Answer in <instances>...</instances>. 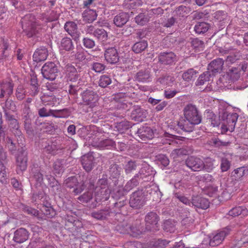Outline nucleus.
<instances>
[{
    "label": "nucleus",
    "mask_w": 248,
    "mask_h": 248,
    "mask_svg": "<svg viewBox=\"0 0 248 248\" xmlns=\"http://www.w3.org/2000/svg\"><path fill=\"white\" fill-rule=\"evenodd\" d=\"M27 154L23 149L19 153L16 157V171L17 173L26 170L27 167Z\"/></svg>",
    "instance_id": "nucleus-11"
},
{
    "label": "nucleus",
    "mask_w": 248,
    "mask_h": 248,
    "mask_svg": "<svg viewBox=\"0 0 248 248\" xmlns=\"http://www.w3.org/2000/svg\"><path fill=\"white\" fill-rule=\"evenodd\" d=\"M61 48L66 51H71L74 48L71 39L68 37L63 38L61 41Z\"/></svg>",
    "instance_id": "nucleus-33"
},
{
    "label": "nucleus",
    "mask_w": 248,
    "mask_h": 248,
    "mask_svg": "<svg viewBox=\"0 0 248 248\" xmlns=\"http://www.w3.org/2000/svg\"><path fill=\"white\" fill-rule=\"evenodd\" d=\"M93 198V193L92 192L88 191L84 193L81 196L78 198V200L83 203H87Z\"/></svg>",
    "instance_id": "nucleus-55"
},
{
    "label": "nucleus",
    "mask_w": 248,
    "mask_h": 248,
    "mask_svg": "<svg viewBox=\"0 0 248 248\" xmlns=\"http://www.w3.org/2000/svg\"><path fill=\"white\" fill-rule=\"evenodd\" d=\"M150 78L149 70L141 71L137 74V79L140 82H145L149 81Z\"/></svg>",
    "instance_id": "nucleus-41"
},
{
    "label": "nucleus",
    "mask_w": 248,
    "mask_h": 248,
    "mask_svg": "<svg viewBox=\"0 0 248 248\" xmlns=\"http://www.w3.org/2000/svg\"><path fill=\"white\" fill-rule=\"evenodd\" d=\"M148 44L146 41L143 40L136 43L132 46L133 51L136 53H140L144 51L147 47Z\"/></svg>",
    "instance_id": "nucleus-38"
},
{
    "label": "nucleus",
    "mask_w": 248,
    "mask_h": 248,
    "mask_svg": "<svg viewBox=\"0 0 248 248\" xmlns=\"http://www.w3.org/2000/svg\"><path fill=\"white\" fill-rule=\"evenodd\" d=\"M210 75L208 72L201 75L196 81V85H202L209 80Z\"/></svg>",
    "instance_id": "nucleus-47"
},
{
    "label": "nucleus",
    "mask_w": 248,
    "mask_h": 248,
    "mask_svg": "<svg viewBox=\"0 0 248 248\" xmlns=\"http://www.w3.org/2000/svg\"><path fill=\"white\" fill-rule=\"evenodd\" d=\"M145 170V169L144 168H141L140 170L139 173L136 174L134 178H133L131 180L129 181L124 186V189L126 191H129L134 188L135 186H137L138 184V181L137 179V177H140V178L141 179H143L145 178L148 175H145L143 172Z\"/></svg>",
    "instance_id": "nucleus-14"
},
{
    "label": "nucleus",
    "mask_w": 248,
    "mask_h": 248,
    "mask_svg": "<svg viewBox=\"0 0 248 248\" xmlns=\"http://www.w3.org/2000/svg\"><path fill=\"white\" fill-rule=\"evenodd\" d=\"M65 186L70 188H74L73 192L75 195L80 193L85 188L84 183H78L77 178L75 177H71L65 181Z\"/></svg>",
    "instance_id": "nucleus-8"
},
{
    "label": "nucleus",
    "mask_w": 248,
    "mask_h": 248,
    "mask_svg": "<svg viewBox=\"0 0 248 248\" xmlns=\"http://www.w3.org/2000/svg\"><path fill=\"white\" fill-rule=\"evenodd\" d=\"M229 215L232 217L241 216V217L247 216L248 215V209L244 206H238L232 208L228 213Z\"/></svg>",
    "instance_id": "nucleus-27"
},
{
    "label": "nucleus",
    "mask_w": 248,
    "mask_h": 248,
    "mask_svg": "<svg viewBox=\"0 0 248 248\" xmlns=\"http://www.w3.org/2000/svg\"><path fill=\"white\" fill-rule=\"evenodd\" d=\"M22 29L25 34L29 38H30L38 33L40 27L37 25V23H35V25L28 26L26 29L27 30H25V28H22Z\"/></svg>",
    "instance_id": "nucleus-32"
},
{
    "label": "nucleus",
    "mask_w": 248,
    "mask_h": 248,
    "mask_svg": "<svg viewBox=\"0 0 248 248\" xmlns=\"http://www.w3.org/2000/svg\"><path fill=\"white\" fill-rule=\"evenodd\" d=\"M137 134L143 141L152 139L154 137V132L152 129L148 126H142L139 128Z\"/></svg>",
    "instance_id": "nucleus-15"
},
{
    "label": "nucleus",
    "mask_w": 248,
    "mask_h": 248,
    "mask_svg": "<svg viewBox=\"0 0 248 248\" xmlns=\"http://www.w3.org/2000/svg\"><path fill=\"white\" fill-rule=\"evenodd\" d=\"M222 64L223 63H209L208 70L213 74L220 72L222 70Z\"/></svg>",
    "instance_id": "nucleus-45"
},
{
    "label": "nucleus",
    "mask_w": 248,
    "mask_h": 248,
    "mask_svg": "<svg viewBox=\"0 0 248 248\" xmlns=\"http://www.w3.org/2000/svg\"><path fill=\"white\" fill-rule=\"evenodd\" d=\"M29 238L28 232L24 228H20L14 233V240L18 243H22Z\"/></svg>",
    "instance_id": "nucleus-20"
},
{
    "label": "nucleus",
    "mask_w": 248,
    "mask_h": 248,
    "mask_svg": "<svg viewBox=\"0 0 248 248\" xmlns=\"http://www.w3.org/2000/svg\"><path fill=\"white\" fill-rule=\"evenodd\" d=\"M108 183L106 178H101L97 182V186L95 188V200L96 202L102 200L107 201L109 197V191L107 188Z\"/></svg>",
    "instance_id": "nucleus-2"
},
{
    "label": "nucleus",
    "mask_w": 248,
    "mask_h": 248,
    "mask_svg": "<svg viewBox=\"0 0 248 248\" xmlns=\"http://www.w3.org/2000/svg\"><path fill=\"white\" fill-rule=\"evenodd\" d=\"M124 248H141V244L138 242H127L124 245Z\"/></svg>",
    "instance_id": "nucleus-64"
},
{
    "label": "nucleus",
    "mask_w": 248,
    "mask_h": 248,
    "mask_svg": "<svg viewBox=\"0 0 248 248\" xmlns=\"http://www.w3.org/2000/svg\"><path fill=\"white\" fill-rule=\"evenodd\" d=\"M210 25L205 22H198L194 27V30L197 33L203 34L209 29Z\"/></svg>",
    "instance_id": "nucleus-36"
},
{
    "label": "nucleus",
    "mask_w": 248,
    "mask_h": 248,
    "mask_svg": "<svg viewBox=\"0 0 248 248\" xmlns=\"http://www.w3.org/2000/svg\"><path fill=\"white\" fill-rule=\"evenodd\" d=\"M158 61L159 62H165L172 61V62L177 61L176 55L172 52H163L158 55Z\"/></svg>",
    "instance_id": "nucleus-31"
},
{
    "label": "nucleus",
    "mask_w": 248,
    "mask_h": 248,
    "mask_svg": "<svg viewBox=\"0 0 248 248\" xmlns=\"http://www.w3.org/2000/svg\"><path fill=\"white\" fill-rule=\"evenodd\" d=\"M106 49L104 56L107 62H118L119 60L118 54L115 46L108 47L105 44Z\"/></svg>",
    "instance_id": "nucleus-13"
},
{
    "label": "nucleus",
    "mask_w": 248,
    "mask_h": 248,
    "mask_svg": "<svg viewBox=\"0 0 248 248\" xmlns=\"http://www.w3.org/2000/svg\"><path fill=\"white\" fill-rule=\"evenodd\" d=\"M9 127L12 133L16 136H20L22 133L19 129V126L17 120L16 119H12L10 120Z\"/></svg>",
    "instance_id": "nucleus-34"
},
{
    "label": "nucleus",
    "mask_w": 248,
    "mask_h": 248,
    "mask_svg": "<svg viewBox=\"0 0 248 248\" xmlns=\"http://www.w3.org/2000/svg\"><path fill=\"white\" fill-rule=\"evenodd\" d=\"M174 80L175 78L173 77L166 76L159 78L157 80V82L162 85L170 86L172 85Z\"/></svg>",
    "instance_id": "nucleus-43"
},
{
    "label": "nucleus",
    "mask_w": 248,
    "mask_h": 248,
    "mask_svg": "<svg viewBox=\"0 0 248 248\" xmlns=\"http://www.w3.org/2000/svg\"><path fill=\"white\" fill-rule=\"evenodd\" d=\"M142 4L141 0H125L124 1L123 6L126 9H133L141 6Z\"/></svg>",
    "instance_id": "nucleus-35"
},
{
    "label": "nucleus",
    "mask_w": 248,
    "mask_h": 248,
    "mask_svg": "<svg viewBox=\"0 0 248 248\" xmlns=\"http://www.w3.org/2000/svg\"><path fill=\"white\" fill-rule=\"evenodd\" d=\"M150 17L147 14L141 13L135 17V21L138 25L143 26L148 22Z\"/></svg>",
    "instance_id": "nucleus-37"
},
{
    "label": "nucleus",
    "mask_w": 248,
    "mask_h": 248,
    "mask_svg": "<svg viewBox=\"0 0 248 248\" xmlns=\"http://www.w3.org/2000/svg\"><path fill=\"white\" fill-rule=\"evenodd\" d=\"M149 32L146 29H139L136 32V38L142 39L148 35Z\"/></svg>",
    "instance_id": "nucleus-62"
},
{
    "label": "nucleus",
    "mask_w": 248,
    "mask_h": 248,
    "mask_svg": "<svg viewBox=\"0 0 248 248\" xmlns=\"http://www.w3.org/2000/svg\"><path fill=\"white\" fill-rule=\"evenodd\" d=\"M238 118V115L236 113L228 114L227 115L226 118L223 120L221 124V133H225L227 131L231 132L233 131Z\"/></svg>",
    "instance_id": "nucleus-4"
},
{
    "label": "nucleus",
    "mask_w": 248,
    "mask_h": 248,
    "mask_svg": "<svg viewBox=\"0 0 248 248\" xmlns=\"http://www.w3.org/2000/svg\"><path fill=\"white\" fill-rule=\"evenodd\" d=\"M184 115L186 120L175 121L169 125L170 129L180 133L182 131L190 132L194 129V125L201 123L202 116L199 114L195 106L188 104L184 109Z\"/></svg>",
    "instance_id": "nucleus-1"
},
{
    "label": "nucleus",
    "mask_w": 248,
    "mask_h": 248,
    "mask_svg": "<svg viewBox=\"0 0 248 248\" xmlns=\"http://www.w3.org/2000/svg\"><path fill=\"white\" fill-rule=\"evenodd\" d=\"M64 29L75 41H79L81 33L78 30V25L75 22L73 21L66 22L64 24Z\"/></svg>",
    "instance_id": "nucleus-9"
},
{
    "label": "nucleus",
    "mask_w": 248,
    "mask_h": 248,
    "mask_svg": "<svg viewBox=\"0 0 248 248\" xmlns=\"http://www.w3.org/2000/svg\"><path fill=\"white\" fill-rule=\"evenodd\" d=\"M37 79L36 77H32L31 79V89L33 92V95H36L38 93Z\"/></svg>",
    "instance_id": "nucleus-61"
},
{
    "label": "nucleus",
    "mask_w": 248,
    "mask_h": 248,
    "mask_svg": "<svg viewBox=\"0 0 248 248\" xmlns=\"http://www.w3.org/2000/svg\"><path fill=\"white\" fill-rule=\"evenodd\" d=\"M159 220V217L155 212H150L145 217L146 228L151 231L156 227Z\"/></svg>",
    "instance_id": "nucleus-10"
},
{
    "label": "nucleus",
    "mask_w": 248,
    "mask_h": 248,
    "mask_svg": "<svg viewBox=\"0 0 248 248\" xmlns=\"http://www.w3.org/2000/svg\"><path fill=\"white\" fill-rule=\"evenodd\" d=\"M94 157L91 153H88L81 157V163L84 169L87 172L91 171L93 168Z\"/></svg>",
    "instance_id": "nucleus-19"
},
{
    "label": "nucleus",
    "mask_w": 248,
    "mask_h": 248,
    "mask_svg": "<svg viewBox=\"0 0 248 248\" xmlns=\"http://www.w3.org/2000/svg\"><path fill=\"white\" fill-rule=\"evenodd\" d=\"M21 23L22 28H25L27 30L28 26L35 25L37 23L35 16L32 14H28L23 17L21 20Z\"/></svg>",
    "instance_id": "nucleus-29"
},
{
    "label": "nucleus",
    "mask_w": 248,
    "mask_h": 248,
    "mask_svg": "<svg viewBox=\"0 0 248 248\" xmlns=\"http://www.w3.org/2000/svg\"><path fill=\"white\" fill-rule=\"evenodd\" d=\"M131 127V125L129 122L122 121L118 123L116 126L118 131L120 133H124L126 130L128 129Z\"/></svg>",
    "instance_id": "nucleus-44"
},
{
    "label": "nucleus",
    "mask_w": 248,
    "mask_h": 248,
    "mask_svg": "<svg viewBox=\"0 0 248 248\" xmlns=\"http://www.w3.org/2000/svg\"><path fill=\"white\" fill-rule=\"evenodd\" d=\"M129 19L128 13L122 12L115 16L113 18L114 24L118 27H122Z\"/></svg>",
    "instance_id": "nucleus-22"
},
{
    "label": "nucleus",
    "mask_w": 248,
    "mask_h": 248,
    "mask_svg": "<svg viewBox=\"0 0 248 248\" xmlns=\"http://www.w3.org/2000/svg\"><path fill=\"white\" fill-rule=\"evenodd\" d=\"M196 72L193 69H188L184 73L182 77L184 80L189 81L195 77Z\"/></svg>",
    "instance_id": "nucleus-49"
},
{
    "label": "nucleus",
    "mask_w": 248,
    "mask_h": 248,
    "mask_svg": "<svg viewBox=\"0 0 248 248\" xmlns=\"http://www.w3.org/2000/svg\"><path fill=\"white\" fill-rule=\"evenodd\" d=\"M57 67L55 63H45L42 68L44 77L50 80H54L57 77Z\"/></svg>",
    "instance_id": "nucleus-6"
},
{
    "label": "nucleus",
    "mask_w": 248,
    "mask_h": 248,
    "mask_svg": "<svg viewBox=\"0 0 248 248\" xmlns=\"http://www.w3.org/2000/svg\"><path fill=\"white\" fill-rule=\"evenodd\" d=\"M48 56V51L45 47L38 48L33 55L34 62H42L45 61Z\"/></svg>",
    "instance_id": "nucleus-24"
},
{
    "label": "nucleus",
    "mask_w": 248,
    "mask_h": 248,
    "mask_svg": "<svg viewBox=\"0 0 248 248\" xmlns=\"http://www.w3.org/2000/svg\"><path fill=\"white\" fill-rule=\"evenodd\" d=\"M46 177L48 181L49 186L51 188V190L54 194L60 193L61 192V185L57 180L51 175H46Z\"/></svg>",
    "instance_id": "nucleus-26"
},
{
    "label": "nucleus",
    "mask_w": 248,
    "mask_h": 248,
    "mask_svg": "<svg viewBox=\"0 0 248 248\" xmlns=\"http://www.w3.org/2000/svg\"><path fill=\"white\" fill-rule=\"evenodd\" d=\"M145 203V198L141 191L134 192L130 197V206L135 209H140Z\"/></svg>",
    "instance_id": "nucleus-7"
},
{
    "label": "nucleus",
    "mask_w": 248,
    "mask_h": 248,
    "mask_svg": "<svg viewBox=\"0 0 248 248\" xmlns=\"http://www.w3.org/2000/svg\"><path fill=\"white\" fill-rule=\"evenodd\" d=\"M82 103L93 108L99 105V96L94 92L91 90L84 91L81 94Z\"/></svg>",
    "instance_id": "nucleus-3"
},
{
    "label": "nucleus",
    "mask_w": 248,
    "mask_h": 248,
    "mask_svg": "<svg viewBox=\"0 0 248 248\" xmlns=\"http://www.w3.org/2000/svg\"><path fill=\"white\" fill-rule=\"evenodd\" d=\"M177 21L178 18L174 15L173 16L168 18L167 20L162 23V25L164 27L170 28L174 26L175 24L177 23Z\"/></svg>",
    "instance_id": "nucleus-46"
},
{
    "label": "nucleus",
    "mask_w": 248,
    "mask_h": 248,
    "mask_svg": "<svg viewBox=\"0 0 248 248\" xmlns=\"http://www.w3.org/2000/svg\"><path fill=\"white\" fill-rule=\"evenodd\" d=\"M111 83V80L110 78L107 76L104 75L101 76L99 81V85L101 87L105 88Z\"/></svg>",
    "instance_id": "nucleus-51"
},
{
    "label": "nucleus",
    "mask_w": 248,
    "mask_h": 248,
    "mask_svg": "<svg viewBox=\"0 0 248 248\" xmlns=\"http://www.w3.org/2000/svg\"><path fill=\"white\" fill-rule=\"evenodd\" d=\"M83 44L84 46L87 48H93L95 46L94 41L88 37L83 38Z\"/></svg>",
    "instance_id": "nucleus-57"
},
{
    "label": "nucleus",
    "mask_w": 248,
    "mask_h": 248,
    "mask_svg": "<svg viewBox=\"0 0 248 248\" xmlns=\"http://www.w3.org/2000/svg\"><path fill=\"white\" fill-rule=\"evenodd\" d=\"M41 100L45 105L54 106L59 104V99L51 92L45 93L41 97Z\"/></svg>",
    "instance_id": "nucleus-17"
},
{
    "label": "nucleus",
    "mask_w": 248,
    "mask_h": 248,
    "mask_svg": "<svg viewBox=\"0 0 248 248\" xmlns=\"http://www.w3.org/2000/svg\"><path fill=\"white\" fill-rule=\"evenodd\" d=\"M209 202L207 199L199 196H194L192 199V205L203 210H205L209 207Z\"/></svg>",
    "instance_id": "nucleus-16"
},
{
    "label": "nucleus",
    "mask_w": 248,
    "mask_h": 248,
    "mask_svg": "<svg viewBox=\"0 0 248 248\" xmlns=\"http://www.w3.org/2000/svg\"><path fill=\"white\" fill-rule=\"evenodd\" d=\"M97 16L96 11L91 9L85 10L82 13L83 20L88 23L94 21L96 19Z\"/></svg>",
    "instance_id": "nucleus-30"
},
{
    "label": "nucleus",
    "mask_w": 248,
    "mask_h": 248,
    "mask_svg": "<svg viewBox=\"0 0 248 248\" xmlns=\"http://www.w3.org/2000/svg\"><path fill=\"white\" fill-rule=\"evenodd\" d=\"M6 158V153L2 148H0V182L3 183L7 178V172L5 166L2 161Z\"/></svg>",
    "instance_id": "nucleus-18"
},
{
    "label": "nucleus",
    "mask_w": 248,
    "mask_h": 248,
    "mask_svg": "<svg viewBox=\"0 0 248 248\" xmlns=\"http://www.w3.org/2000/svg\"><path fill=\"white\" fill-rule=\"evenodd\" d=\"M214 17L219 22H222L227 19V16L225 11H217L215 13Z\"/></svg>",
    "instance_id": "nucleus-56"
},
{
    "label": "nucleus",
    "mask_w": 248,
    "mask_h": 248,
    "mask_svg": "<svg viewBox=\"0 0 248 248\" xmlns=\"http://www.w3.org/2000/svg\"><path fill=\"white\" fill-rule=\"evenodd\" d=\"M164 230L166 232H173L175 230V226L169 220H166L164 224Z\"/></svg>",
    "instance_id": "nucleus-63"
},
{
    "label": "nucleus",
    "mask_w": 248,
    "mask_h": 248,
    "mask_svg": "<svg viewBox=\"0 0 248 248\" xmlns=\"http://www.w3.org/2000/svg\"><path fill=\"white\" fill-rule=\"evenodd\" d=\"M137 164L135 161H129L124 166L125 172L126 174L130 173L132 171L136 169Z\"/></svg>",
    "instance_id": "nucleus-52"
},
{
    "label": "nucleus",
    "mask_w": 248,
    "mask_h": 248,
    "mask_svg": "<svg viewBox=\"0 0 248 248\" xmlns=\"http://www.w3.org/2000/svg\"><path fill=\"white\" fill-rule=\"evenodd\" d=\"M214 160L211 158H207L205 159L204 163V168L206 171L209 172L211 171L214 168Z\"/></svg>",
    "instance_id": "nucleus-58"
},
{
    "label": "nucleus",
    "mask_w": 248,
    "mask_h": 248,
    "mask_svg": "<svg viewBox=\"0 0 248 248\" xmlns=\"http://www.w3.org/2000/svg\"><path fill=\"white\" fill-rule=\"evenodd\" d=\"M65 71L69 80L74 82L77 80L78 78L77 71L74 66L68 63L66 66Z\"/></svg>",
    "instance_id": "nucleus-28"
},
{
    "label": "nucleus",
    "mask_w": 248,
    "mask_h": 248,
    "mask_svg": "<svg viewBox=\"0 0 248 248\" xmlns=\"http://www.w3.org/2000/svg\"><path fill=\"white\" fill-rule=\"evenodd\" d=\"M129 231H127V232L133 237H137L142 233V232L139 229V227L131 226L129 227Z\"/></svg>",
    "instance_id": "nucleus-59"
},
{
    "label": "nucleus",
    "mask_w": 248,
    "mask_h": 248,
    "mask_svg": "<svg viewBox=\"0 0 248 248\" xmlns=\"http://www.w3.org/2000/svg\"><path fill=\"white\" fill-rule=\"evenodd\" d=\"M186 165L193 171H200L204 168V162L201 159L190 156L186 161Z\"/></svg>",
    "instance_id": "nucleus-12"
},
{
    "label": "nucleus",
    "mask_w": 248,
    "mask_h": 248,
    "mask_svg": "<svg viewBox=\"0 0 248 248\" xmlns=\"http://www.w3.org/2000/svg\"><path fill=\"white\" fill-rule=\"evenodd\" d=\"M190 12V8L185 6L181 5L179 6L176 10V14L175 15L177 18L178 16L180 17H186L187 14Z\"/></svg>",
    "instance_id": "nucleus-42"
},
{
    "label": "nucleus",
    "mask_w": 248,
    "mask_h": 248,
    "mask_svg": "<svg viewBox=\"0 0 248 248\" xmlns=\"http://www.w3.org/2000/svg\"><path fill=\"white\" fill-rule=\"evenodd\" d=\"M187 151L183 148H179L173 150L170 155L173 158H176L178 156L186 155Z\"/></svg>",
    "instance_id": "nucleus-60"
},
{
    "label": "nucleus",
    "mask_w": 248,
    "mask_h": 248,
    "mask_svg": "<svg viewBox=\"0 0 248 248\" xmlns=\"http://www.w3.org/2000/svg\"><path fill=\"white\" fill-rule=\"evenodd\" d=\"M57 110L50 109L49 111H47L46 109L45 108H43L40 109L38 111V114L40 117H47L50 115L56 116L54 112Z\"/></svg>",
    "instance_id": "nucleus-54"
},
{
    "label": "nucleus",
    "mask_w": 248,
    "mask_h": 248,
    "mask_svg": "<svg viewBox=\"0 0 248 248\" xmlns=\"http://www.w3.org/2000/svg\"><path fill=\"white\" fill-rule=\"evenodd\" d=\"M231 231L230 227H227L217 232L210 239V245L212 247H215L221 244L225 237L230 233Z\"/></svg>",
    "instance_id": "nucleus-5"
},
{
    "label": "nucleus",
    "mask_w": 248,
    "mask_h": 248,
    "mask_svg": "<svg viewBox=\"0 0 248 248\" xmlns=\"http://www.w3.org/2000/svg\"><path fill=\"white\" fill-rule=\"evenodd\" d=\"M132 115L133 118L138 121H142L146 117V113L143 109L139 108L132 111Z\"/></svg>",
    "instance_id": "nucleus-40"
},
{
    "label": "nucleus",
    "mask_w": 248,
    "mask_h": 248,
    "mask_svg": "<svg viewBox=\"0 0 248 248\" xmlns=\"http://www.w3.org/2000/svg\"><path fill=\"white\" fill-rule=\"evenodd\" d=\"M93 35L99 42L105 46V42L108 39V34L105 29L102 28L96 29L93 32Z\"/></svg>",
    "instance_id": "nucleus-25"
},
{
    "label": "nucleus",
    "mask_w": 248,
    "mask_h": 248,
    "mask_svg": "<svg viewBox=\"0 0 248 248\" xmlns=\"http://www.w3.org/2000/svg\"><path fill=\"white\" fill-rule=\"evenodd\" d=\"M115 145V142L110 139H105L104 140H102L98 142L96 146L100 149H111V147H113Z\"/></svg>",
    "instance_id": "nucleus-39"
},
{
    "label": "nucleus",
    "mask_w": 248,
    "mask_h": 248,
    "mask_svg": "<svg viewBox=\"0 0 248 248\" xmlns=\"http://www.w3.org/2000/svg\"><path fill=\"white\" fill-rule=\"evenodd\" d=\"M108 215V211L105 210H100L92 213V216L98 220H103L106 218Z\"/></svg>",
    "instance_id": "nucleus-48"
},
{
    "label": "nucleus",
    "mask_w": 248,
    "mask_h": 248,
    "mask_svg": "<svg viewBox=\"0 0 248 248\" xmlns=\"http://www.w3.org/2000/svg\"><path fill=\"white\" fill-rule=\"evenodd\" d=\"M191 44L192 46L196 50L202 48L204 46V42L198 38L192 39Z\"/></svg>",
    "instance_id": "nucleus-53"
},
{
    "label": "nucleus",
    "mask_w": 248,
    "mask_h": 248,
    "mask_svg": "<svg viewBox=\"0 0 248 248\" xmlns=\"http://www.w3.org/2000/svg\"><path fill=\"white\" fill-rule=\"evenodd\" d=\"M1 93L0 98H3L5 95H11L13 91V84L12 80L2 81L0 84Z\"/></svg>",
    "instance_id": "nucleus-21"
},
{
    "label": "nucleus",
    "mask_w": 248,
    "mask_h": 248,
    "mask_svg": "<svg viewBox=\"0 0 248 248\" xmlns=\"http://www.w3.org/2000/svg\"><path fill=\"white\" fill-rule=\"evenodd\" d=\"M245 173V169L243 167L238 168L232 172V176L235 179H238L242 178Z\"/></svg>",
    "instance_id": "nucleus-50"
},
{
    "label": "nucleus",
    "mask_w": 248,
    "mask_h": 248,
    "mask_svg": "<svg viewBox=\"0 0 248 248\" xmlns=\"http://www.w3.org/2000/svg\"><path fill=\"white\" fill-rule=\"evenodd\" d=\"M123 169L118 165L114 164L111 165L109 168L110 178L115 183L121 178Z\"/></svg>",
    "instance_id": "nucleus-23"
}]
</instances>
